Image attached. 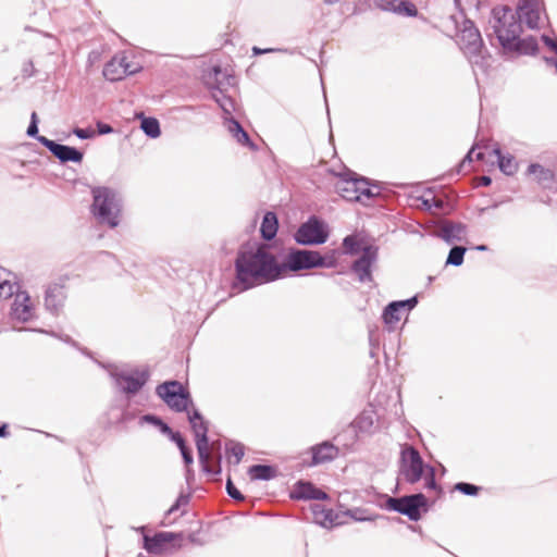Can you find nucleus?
Listing matches in <instances>:
<instances>
[{"instance_id":"f257e3e1","label":"nucleus","mask_w":557,"mask_h":557,"mask_svg":"<svg viewBox=\"0 0 557 557\" xmlns=\"http://www.w3.org/2000/svg\"><path fill=\"white\" fill-rule=\"evenodd\" d=\"M236 280L246 290L282 276V267L267 244H245L235 260Z\"/></svg>"},{"instance_id":"f03ea898","label":"nucleus","mask_w":557,"mask_h":557,"mask_svg":"<svg viewBox=\"0 0 557 557\" xmlns=\"http://www.w3.org/2000/svg\"><path fill=\"white\" fill-rule=\"evenodd\" d=\"M455 11H458L463 17L461 29L458 28L457 21L455 20V42L470 63L483 66L487 49L480 30L473 21L466 17L461 0H455Z\"/></svg>"},{"instance_id":"7ed1b4c3","label":"nucleus","mask_w":557,"mask_h":557,"mask_svg":"<svg viewBox=\"0 0 557 557\" xmlns=\"http://www.w3.org/2000/svg\"><path fill=\"white\" fill-rule=\"evenodd\" d=\"M485 32L491 45L500 49L505 42L510 41L512 35L522 33L523 28L517 22L511 7L498 4L491 10Z\"/></svg>"},{"instance_id":"20e7f679","label":"nucleus","mask_w":557,"mask_h":557,"mask_svg":"<svg viewBox=\"0 0 557 557\" xmlns=\"http://www.w3.org/2000/svg\"><path fill=\"white\" fill-rule=\"evenodd\" d=\"M399 476L410 484L417 483L423 478L426 490H437L434 468L425 465L420 453L411 445H405L401 449Z\"/></svg>"},{"instance_id":"39448f33","label":"nucleus","mask_w":557,"mask_h":557,"mask_svg":"<svg viewBox=\"0 0 557 557\" xmlns=\"http://www.w3.org/2000/svg\"><path fill=\"white\" fill-rule=\"evenodd\" d=\"M188 420L191 425V429L195 433L196 437V447L198 450L199 461L201 463L202 470L212 475H218L222 472L221 461L222 456L218 454L215 459V465L210 466L211 455L209 451V440H208V422L203 420L201 413L194 408L191 411H188Z\"/></svg>"},{"instance_id":"423d86ee","label":"nucleus","mask_w":557,"mask_h":557,"mask_svg":"<svg viewBox=\"0 0 557 557\" xmlns=\"http://www.w3.org/2000/svg\"><path fill=\"white\" fill-rule=\"evenodd\" d=\"M91 194L94 198L91 211L95 218L101 224L116 227L121 212V199L117 193L109 187H95Z\"/></svg>"},{"instance_id":"0eeeda50","label":"nucleus","mask_w":557,"mask_h":557,"mask_svg":"<svg viewBox=\"0 0 557 557\" xmlns=\"http://www.w3.org/2000/svg\"><path fill=\"white\" fill-rule=\"evenodd\" d=\"M336 264L335 253L322 256L318 251L293 249L282 263V274L289 271L309 270L313 268H333Z\"/></svg>"},{"instance_id":"6e6552de","label":"nucleus","mask_w":557,"mask_h":557,"mask_svg":"<svg viewBox=\"0 0 557 557\" xmlns=\"http://www.w3.org/2000/svg\"><path fill=\"white\" fill-rule=\"evenodd\" d=\"M428 500L422 493L405 495L401 497H387L385 507L388 510L407 516L410 520L417 521L423 511H426Z\"/></svg>"},{"instance_id":"1a4fd4ad","label":"nucleus","mask_w":557,"mask_h":557,"mask_svg":"<svg viewBox=\"0 0 557 557\" xmlns=\"http://www.w3.org/2000/svg\"><path fill=\"white\" fill-rule=\"evenodd\" d=\"M156 394L173 410L187 411L193 405L190 394L178 381H168L159 384Z\"/></svg>"},{"instance_id":"9d476101","label":"nucleus","mask_w":557,"mask_h":557,"mask_svg":"<svg viewBox=\"0 0 557 557\" xmlns=\"http://www.w3.org/2000/svg\"><path fill=\"white\" fill-rule=\"evenodd\" d=\"M205 79L209 88L213 90L212 98L225 113L231 114L233 100L225 96L223 90L232 84L234 77L224 72L221 66L215 65L206 74Z\"/></svg>"},{"instance_id":"9b49d317","label":"nucleus","mask_w":557,"mask_h":557,"mask_svg":"<svg viewBox=\"0 0 557 557\" xmlns=\"http://www.w3.org/2000/svg\"><path fill=\"white\" fill-rule=\"evenodd\" d=\"M329 232L323 221L310 216L295 233V240L300 245H320L327 240Z\"/></svg>"},{"instance_id":"f8f14e48","label":"nucleus","mask_w":557,"mask_h":557,"mask_svg":"<svg viewBox=\"0 0 557 557\" xmlns=\"http://www.w3.org/2000/svg\"><path fill=\"white\" fill-rule=\"evenodd\" d=\"M522 33L512 35L508 44H504L500 52L505 58H516L521 55H537L540 51L539 41L535 36L528 35L521 37Z\"/></svg>"},{"instance_id":"ddd939ff","label":"nucleus","mask_w":557,"mask_h":557,"mask_svg":"<svg viewBox=\"0 0 557 557\" xmlns=\"http://www.w3.org/2000/svg\"><path fill=\"white\" fill-rule=\"evenodd\" d=\"M111 375L114 379L116 386L127 395L137 394L149 380L148 370L135 369L129 372H112Z\"/></svg>"},{"instance_id":"4468645a","label":"nucleus","mask_w":557,"mask_h":557,"mask_svg":"<svg viewBox=\"0 0 557 557\" xmlns=\"http://www.w3.org/2000/svg\"><path fill=\"white\" fill-rule=\"evenodd\" d=\"M500 152L499 144L492 146H479L476 143L465 154L463 159L455 165V175L458 174L466 162L472 163L474 159L482 165H494V159Z\"/></svg>"},{"instance_id":"2eb2a0df","label":"nucleus","mask_w":557,"mask_h":557,"mask_svg":"<svg viewBox=\"0 0 557 557\" xmlns=\"http://www.w3.org/2000/svg\"><path fill=\"white\" fill-rule=\"evenodd\" d=\"M513 13L521 26L525 24L529 29L540 28L541 4L539 0H519Z\"/></svg>"},{"instance_id":"dca6fc26","label":"nucleus","mask_w":557,"mask_h":557,"mask_svg":"<svg viewBox=\"0 0 557 557\" xmlns=\"http://www.w3.org/2000/svg\"><path fill=\"white\" fill-rule=\"evenodd\" d=\"M379 249L369 245L362 248L361 256L352 263L351 270L357 274L360 282H371V268L377 260Z\"/></svg>"},{"instance_id":"f3484780","label":"nucleus","mask_w":557,"mask_h":557,"mask_svg":"<svg viewBox=\"0 0 557 557\" xmlns=\"http://www.w3.org/2000/svg\"><path fill=\"white\" fill-rule=\"evenodd\" d=\"M183 542V533L158 532L153 536H144V547L151 554L162 553L168 544L173 547H181Z\"/></svg>"},{"instance_id":"a211bd4d","label":"nucleus","mask_w":557,"mask_h":557,"mask_svg":"<svg viewBox=\"0 0 557 557\" xmlns=\"http://www.w3.org/2000/svg\"><path fill=\"white\" fill-rule=\"evenodd\" d=\"M37 140L41 145H44L62 163H66V162L79 163L83 160V157H84L83 152L74 147L58 144L45 136L37 137Z\"/></svg>"},{"instance_id":"6ab92c4d","label":"nucleus","mask_w":557,"mask_h":557,"mask_svg":"<svg viewBox=\"0 0 557 557\" xmlns=\"http://www.w3.org/2000/svg\"><path fill=\"white\" fill-rule=\"evenodd\" d=\"M137 71L138 69L133 67L126 57H114L104 65L102 73L106 79L117 82Z\"/></svg>"},{"instance_id":"aec40b11","label":"nucleus","mask_w":557,"mask_h":557,"mask_svg":"<svg viewBox=\"0 0 557 557\" xmlns=\"http://www.w3.org/2000/svg\"><path fill=\"white\" fill-rule=\"evenodd\" d=\"M527 174L533 175L534 181L544 189H557V174L554 170L543 166L537 162H530Z\"/></svg>"},{"instance_id":"412c9836","label":"nucleus","mask_w":557,"mask_h":557,"mask_svg":"<svg viewBox=\"0 0 557 557\" xmlns=\"http://www.w3.org/2000/svg\"><path fill=\"white\" fill-rule=\"evenodd\" d=\"M294 499H329V495L322 490L317 488L311 482L298 481L290 492Z\"/></svg>"},{"instance_id":"4be33fe9","label":"nucleus","mask_w":557,"mask_h":557,"mask_svg":"<svg viewBox=\"0 0 557 557\" xmlns=\"http://www.w3.org/2000/svg\"><path fill=\"white\" fill-rule=\"evenodd\" d=\"M15 299L12 305V315L13 318L27 322L33 318V307L30 302V298L27 293L16 290Z\"/></svg>"},{"instance_id":"5701e85b","label":"nucleus","mask_w":557,"mask_h":557,"mask_svg":"<svg viewBox=\"0 0 557 557\" xmlns=\"http://www.w3.org/2000/svg\"><path fill=\"white\" fill-rule=\"evenodd\" d=\"M64 286L58 283L49 285L45 295V306L53 314H58L65 300Z\"/></svg>"},{"instance_id":"b1692460","label":"nucleus","mask_w":557,"mask_h":557,"mask_svg":"<svg viewBox=\"0 0 557 557\" xmlns=\"http://www.w3.org/2000/svg\"><path fill=\"white\" fill-rule=\"evenodd\" d=\"M358 186V177L355 173H346L339 175L338 181L335 184L336 191L346 200L355 201L358 199L356 190Z\"/></svg>"},{"instance_id":"393cba45","label":"nucleus","mask_w":557,"mask_h":557,"mask_svg":"<svg viewBox=\"0 0 557 557\" xmlns=\"http://www.w3.org/2000/svg\"><path fill=\"white\" fill-rule=\"evenodd\" d=\"M376 5L382 10L406 16H416L418 14L414 4L406 0H376Z\"/></svg>"},{"instance_id":"a878e982","label":"nucleus","mask_w":557,"mask_h":557,"mask_svg":"<svg viewBox=\"0 0 557 557\" xmlns=\"http://www.w3.org/2000/svg\"><path fill=\"white\" fill-rule=\"evenodd\" d=\"M338 454L337 447L329 442L312 447V465H320L333 460Z\"/></svg>"},{"instance_id":"bb28decb","label":"nucleus","mask_w":557,"mask_h":557,"mask_svg":"<svg viewBox=\"0 0 557 557\" xmlns=\"http://www.w3.org/2000/svg\"><path fill=\"white\" fill-rule=\"evenodd\" d=\"M497 165L498 170L506 176H512L518 171V163L516 158L509 153L504 152L500 148V152L495 156L494 165Z\"/></svg>"},{"instance_id":"cd10ccee","label":"nucleus","mask_w":557,"mask_h":557,"mask_svg":"<svg viewBox=\"0 0 557 557\" xmlns=\"http://www.w3.org/2000/svg\"><path fill=\"white\" fill-rule=\"evenodd\" d=\"M17 289L18 285L16 284L13 274L3 268H0V301L11 298Z\"/></svg>"},{"instance_id":"c85d7f7f","label":"nucleus","mask_w":557,"mask_h":557,"mask_svg":"<svg viewBox=\"0 0 557 557\" xmlns=\"http://www.w3.org/2000/svg\"><path fill=\"white\" fill-rule=\"evenodd\" d=\"M226 121L230 134L236 139L238 144L246 146L251 150L257 149V146L250 140L249 135L243 128L238 121H236L233 117H230Z\"/></svg>"},{"instance_id":"c756f323","label":"nucleus","mask_w":557,"mask_h":557,"mask_svg":"<svg viewBox=\"0 0 557 557\" xmlns=\"http://www.w3.org/2000/svg\"><path fill=\"white\" fill-rule=\"evenodd\" d=\"M311 511L315 523L324 528H331L336 524V516H334L332 509H326L323 505L320 504H313L311 505Z\"/></svg>"},{"instance_id":"7c9ffc66","label":"nucleus","mask_w":557,"mask_h":557,"mask_svg":"<svg viewBox=\"0 0 557 557\" xmlns=\"http://www.w3.org/2000/svg\"><path fill=\"white\" fill-rule=\"evenodd\" d=\"M374 411L372 409H366L351 422V426L356 432L371 433L374 428Z\"/></svg>"},{"instance_id":"2f4dec72","label":"nucleus","mask_w":557,"mask_h":557,"mask_svg":"<svg viewBox=\"0 0 557 557\" xmlns=\"http://www.w3.org/2000/svg\"><path fill=\"white\" fill-rule=\"evenodd\" d=\"M356 194L359 197L355 201L366 202L377 197L381 194V188L376 185L370 186L368 180L358 177Z\"/></svg>"},{"instance_id":"473e14b6","label":"nucleus","mask_w":557,"mask_h":557,"mask_svg":"<svg viewBox=\"0 0 557 557\" xmlns=\"http://www.w3.org/2000/svg\"><path fill=\"white\" fill-rule=\"evenodd\" d=\"M278 222L274 212H267L263 216L260 232L265 240H271L277 233Z\"/></svg>"},{"instance_id":"72a5a7b5","label":"nucleus","mask_w":557,"mask_h":557,"mask_svg":"<svg viewBox=\"0 0 557 557\" xmlns=\"http://www.w3.org/2000/svg\"><path fill=\"white\" fill-rule=\"evenodd\" d=\"M248 474L251 480L268 481L276 476L277 470L268 465H253L248 469Z\"/></svg>"},{"instance_id":"f704fd0d","label":"nucleus","mask_w":557,"mask_h":557,"mask_svg":"<svg viewBox=\"0 0 557 557\" xmlns=\"http://www.w3.org/2000/svg\"><path fill=\"white\" fill-rule=\"evenodd\" d=\"M542 42L552 51L556 53V57L543 55L542 60L549 66H554L557 73V37H550L547 34L541 35Z\"/></svg>"},{"instance_id":"c9c22d12","label":"nucleus","mask_w":557,"mask_h":557,"mask_svg":"<svg viewBox=\"0 0 557 557\" xmlns=\"http://www.w3.org/2000/svg\"><path fill=\"white\" fill-rule=\"evenodd\" d=\"M140 127L150 138H157L161 134L160 123L154 117H143Z\"/></svg>"},{"instance_id":"e433bc0d","label":"nucleus","mask_w":557,"mask_h":557,"mask_svg":"<svg viewBox=\"0 0 557 557\" xmlns=\"http://www.w3.org/2000/svg\"><path fill=\"white\" fill-rule=\"evenodd\" d=\"M482 491V486L470 483V482H456L455 483V492H459L466 496H478Z\"/></svg>"},{"instance_id":"4c0bfd02","label":"nucleus","mask_w":557,"mask_h":557,"mask_svg":"<svg viewBox=\"0 0 557 557\" xmlns=\"http://www.w3.org/2000/svg\"><path fill=\"white\" fill-rule=\"evenodd\" d=\"M403 313L404 310L400 307H396L395 311H391L388 304L383 311L382 318L385 324L394 326L400 321Z\"/></svg>"},{"instance_id":"58836bf2","label":"nucleus","mask_w":557,"mask_h":557,"mask_svg":"<svg viewBox=\"0 0 557 557\" xmlns=\"http://www.w3.org/2000/svg\"><path fill=\"white\" fill-rule=\"evenodd\" d=\"M226 450L235 457V465H238L244 457V446L240 443L230 442L226 444Z\"/></svg>"},{"instance_id":"ea45409f","label":"nucleus","mask_w":557,"mask_h":557,"mask_svg":"<svg viewBox=\"0 0 557 557\" xmlns=\"http://www.w3.org/2000/svg\"><path fill=\"white\" fill-rule=\"evenodd\" d=\"M418 304V299L417 297H411L409 299H406V300H399V301H393L389 304V309L391 311H395L396 310V307H400L404 312L405 311H410L411 309H413Z\"/></svg>"},{"instance_id":"a19ab883","label":"nucleus","mask_w":557,"mask_h":557,"mask_svg":"<svg viewBox=\"0 0 557 557\" xmlns=\"http://www.w3.org/2000/svg\"><path fill=\"white\" fill-rule=\"evenodd\" d=\"M469 252V246L465 244H455V268L460 267L465 262L466 253Z\"/></svg>"},{"instance_id":"79ce46f5","label":"nucleus","mask_w":557,"mask_h":557,"mask_svg":"<svg viewBox=\"0 0 557 557\" xmlns=\"http://www.w3.org/2000/svg\"><path fill=\"white\" fill-rule=\"evenodd\" d=\"M343 246L347 253L355 255L359 251V243L354 235L346 236Z\"/></svg>"},{"instance_id":"37998d69","label":"nucleus","mask_w":557,"mask_h":557,"mask_svg":"<svg viewBox=\"0 0 557 557\" xmlns=\"http://www.w3.org/2000/svg\"><path fill=\"white\" fill-rule=\"evenodd\" d=\"M226 492L230 497L237 502L245 499L244 495L236 488L231 478H228L226 481Z\"/></svg>"},{"instance_id":"c03bdc74","label":"nucleus","mask_w":557,"mask_h":557,"mask_svg":"<svg viewBox=\"0 0 557 557\" xmlns=\"http://www.w3.org/2000/svg\"><path fill=\"white\" fill-rule=\"evenodd\" d=\"M189 502V495L181 494L176 502L170 507V509L166 511V516H170L174 511L178 510L181 506H186Z\"/></svg>"},{"instance_id":"a18cd8bd","label":"nucleus","mask_w":557,"mask_h":557,"mask_svg":"<svg viewBox=\"0 0 557 557\" xmlns=\"http://www.w3.org/2000/svg\"><path fill=\"white\" fill-rule=\"evenodd\" d=\"M438 236L443 238L446 243H453V224L446 223L440 231Z\"/></svg>"},{"instance_id":"49530a36","label":"nucleus","mask_w":557,"mask_h":557,"mask_svg":"<svg viewBox=\"0 0 557 557\" xmlns=\"http://www.w3.org/2000/svg\"><path fill=\"white\" fill-rule=\"evenodd\" d=\"M466 230L467 226L465 223L455 221V243L465 239Z\"/></svg>"},{"instance_id":"de8ad7c7","label":"nucleus","mask_w":557,"mask_h":557,"mask_svg":"<svg viewBox=\"0 0 557 557\" xmlns=\"http://www.w3.org/2000/svg\"><path fill=\"white\" fill-rule=\"evenodd\" d=\"M422 203L426 209H431L432 206H435L437 208L442 207L441 200H436L435 197L431 196V194L426 196H422Z\"/></svg>"},{"instance_id":"09e8293b","label":"nucleus","mask_w":557,"mask_h":557,"mask_svg":"<svg viewBox=\"0 0 557 557\" xmlns=\"http://www.w3.org/2000/svg\"><path fill=\"white\" fill-rule=\"evenodd\" d=\"M73 133L81 139L91 138L95 134L92 131H90L88 128H78V127L74 128Z\"/></svg>"},{"instance_id":"8fccbe9b","label":"nucleus","mask_w":557,"mask_h":557,"mask_svg":"<svg viewBox=\"0 0 557 557\" xmlns=\"http://www.w3.org/2000/svg\"><path fill=\"white\" fill-rule=\"evenodd\" d=\"M161 419L153 414H145L140 418V423L147 422L154 426H159L161 424Z\"/></svg>"},{"instance_id":"3c124183","label":"nucleus","mask_w":557,"mask_h":557,"mask_svg":"<svg viewBox=\"0 0 557 557\" xmlns=\"http://www.w3.org/2000/svg\"><path fill=\"white\" fill-rule=\"evenodd\" d=\"M22 73L24 77H32L35 75V67L32 61H27L23 64Z\"/></svg>"},{"instance_id":"603ef678","label":"nucleus","mask_w":557,"mask_h":557,"mask_svg":"<svg viewBox=\"0 0 557 557\" xmlns=\"http://www.w3.org/2000/svg\"><path fill=\"white\" fill-rule=\"evenodd\" d=\"M466 245L469 246V252H475V251L483 252V251L490 250V247L485 244L473 245L469 240H466Z\"/></svg>"},{"instance_id":"864d4df0","label":"nucleus","mask_w":557,"mask_h":557,"mask_svg":"<svg viewBox=\"0 0 557 557\" xmlns=\"http://www.w3.org/2000/svg\"><path fill=\"white\" fill-rule=\"evenodd\" d=\"M181 454H182V457L184 459V462L189 466L193 463L194 459H193V455H191V451L190 449L185 445V448H178Z\"/></svg>"},{"instance_id":"5fc2aeb1","label":"nucleus","mask_w":557,"mask_h":557,"mask_svg":"<svg viewBox=\"0 0 557 557\" xmlns=\"http://www.w3.org/2000/svg\"><path fill=\"white\" fill-rule=\"evenodd\" d=\"M171 440L177 445L178 448H185V440L182 437V435L178 432H173L170 435Z\"/></svg>"},{"instance_id":"6e6d98bb","label":"nucleus","mask_w":557,"mask_h":557,"mask_svg":"<svg viewBox=\"0 0 557 557\" xmlns=\"http://www.w3.org/2000/svg\"><path fill=\"white\" fill-rule=\"evenodd\" d=\"M97 129H98V134H100V135H107V134H110L113 132L112 126H110L109 124L102 123V122L97 123Z\"/></svg>"},{"instance_id":"4d7b16f0","label":"nucleus","mask_w":557,"mask_h":557,"mask_svg":"<svg viewBox=\"0 0 557 557\" xmlns=\"http://www.w3.org/2000/svg\"><path fill=\"white\" fill-rule=\"evenodd\" d=\"M349 516L355 519L356 521H364L368 520V518L361 516L360 509H352L348 511Z\"/></svg>"},{"instance_id":"13d9d810","label":"nucleus","mask_w":557,"mask_h":557,"mask_svg":"<svg viewBox=\"0 0 557 557\" xmlns=\"http://www.w3.org/2000/svg\"><path fill=\"white\" fill-rule=\"evenodd\" d=\"M26 134L29 136V137H38V125L35 124V123H29L28 127H27V132Z\"/></svg>"},{"instance_id":"bf43d9fd","label":"nucleus","mask_w":557,"mask_h":557,"mask_svg":"<svg viewBox=\"0 0 557 557\" xmlns=\"http://www.w3.org/2000/svg\"><path fill=\"white\" fill-rule=\"evenodd\" d=\"M492 183H493V180H492V177L490 175H483V176H481V178L479 181V185L482 186V187H487Z\"/></svg>"},{"instance_id":"052dcab7","label":"nucleus","mask_w":557,"mask_h":557,"mask_svg":"<svg viewBox=\"0 0 557 557\" xmlns=\"http://www.w3.org/2000/svg\"><path fill=\"white\" fill-rule=\"evenodd\" d=\"M158 428L161 431V433L166 434L169 436L173 433L172 429L163 421H161V424Z\"/></svg>"},{"instance_id":"680f3d73","label":"nucleus","mask_w":557,"mask_h":557,"mask_svg":"<svg viewBox=\"0 0 557 557\" xmlns=\"http://www.w3.org/2000/svg\"><path fill=\"white\" fill-rule=\"evenodd\" d=\"M504 201H494L492 205L487 206V207H484L481 209V212H486L487 210L490 209H496L498 208Z\"/></svg>"},{"instance_id":"e2e57ef3","label":"nucleus","mask_w":557,"mask_h":557,"mask_svg":"<svg viewBox=\"0 0 557 557\" xmlns=\"http://www.w3.org/2000/svg\"><path fill=\"white\" fill-rule=\"evenodd\" d=\"M8 435H9L8 425L7 424L0 425V437H7Z\"/></svg>"},{"instance_id":"0e129e2a","label":"nucleus","mask_w":557,"mask_h":557,"mask_svg":"<svg viewBox=\"0 0 557 557\" xmlns=\"http://www.w3.org/2000/svg\"><path fill=\"white\" fill-rule=\"evenodd\" d=\"M453 259H454V256H453V247H451L450 250L448 251L445 265H453Z\"/></svg>"},{"instance_id":"69168bd1","label":"nucleus","mask_w":557,"mask_h":557,"mask_svg":"<svg viewBox=\"0 0 557 557\" xmlns=\"http://www.w3.org/2000/svg\"><path fill=\"white\" fill-rule=\"evenodd\" d=\"M252 51H253L255 54H261V53L271 52L273 50L272 49H264V50H262V49H260L258 47H253Z\"/></svg>"},{"instance_id":"338daca9","label":"nucleus","mask_w":557,"mask_h":557,"mask_svg":"<svg viewBox=\"0 0 557 557\" xmlns=\"http://www.w3.org/2000/svg\"><path fill=\"white\" fill-rule=\"evenodd\" d=\"M30 123L38 124V117H37V113L36 112L32 113V115H30Z\"/></svg>"},{"instance_id":"774afa93","label":"nucleus","mask_w":557,"mask_h":557,"mask_svg":"<svg viewBox=\"0 0 557 557\" xmlns=\"http://www.w3.org/2000/svg\"><path fill=\"white\" fill-rule=\"evenodd\" d=\"M468 260L469 261H475V257H474L473 252H469Z\"/></svg>"}]
</instances>
